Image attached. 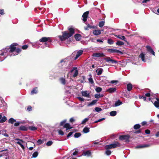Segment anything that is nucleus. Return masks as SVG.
I'll list each match as a JSON object with an SVG mask.
<instances>
[{"instance_id":"nucleus-23","label":"nucleus","mask_w":159,"mask_h":159,"mask_svg":"<svg viewBox=\"0 0 159 159\" xmlns=\"http://www.w3.org/2000/svg\"><path fill=\"white\" fill-rule=\"evenodd\" d=\"M157 101H155L154 103L155 106L157 108L159 107V98H156Z\"/></svg>"},{"instance_id":"nucleus-57","label":"nucleus","mask_w":159,"mask_h":159,"mask_svg":"<svg viewBox=\"0 0 159 159\" xmlns=\"http://www.w3.org/2000/svg\"><path fill=\"white\" fill-rule=\"evenodd\" d=\"M105 119V118H102V119H99L98 120H97V121H95V122H94V123H98V122H100L102 120H104Z\"/></svg>"},{"instance_id":"nucleus-5","label":"nucleus","mask_w":159,"mask_h":159,"mask_svg":"<svg viewBox=\"0 0 159 159\" xmlns=\"http://www.w3.org/2000/svg\"><path fill=\"white\" fill-rule=\"evenodd\" d=\"M104 60L107 62L109 63H111L112 64H116L117 63V61L112 59L109 57H107L106 58H104Z\"/></svg>"},{"instance_id":"nucleus-6","label":"nucleus","mask_w":159,"mask_h":159,"mask_svg":"<svg viewBox=\"0 0 159 159\" xmlns=\"http://www.w3.org/2000/svg\"><path fill=\"white\" fill-rule=\"evenodd\" d=\"M107 51L110 53H119L120 54H123V52L120 51L119 50L115 49H108L107 50Z\"/></svg>"},{"instance_id":"nucleus-18","label":"nucleus","mask_w":159,"mask_h":159,"mask_svg":"<svg viewBox=\"0 0 159 159\" xmlns=\"http://www.w3.org/2000/svg\"><path fill=\"white\" fill-rule=\"evenodd\" d=\"M98 101V100H93L91 102L88 103V104L87 106L88 107H91L92 106L94 105Z\"/></svg>"},{"instance_id":"nucleus-48","label":"nucleus","mask_w":159,"mask_h":159,"mask_svg":"<svg viewBox=\"0 0 159 159\" xmlns=\"http://www.w3.org/2000/svg\"><path fill=\"white\" fill-rule=\"evenodd\" d=\"M95 110L96 112H99L101 111L102 110V109L101 108L99 107H97L95 108Z\"/></svg>"},{"instance_id":"nucleus-10","label":"nucleus","mask_w":159,"mask_h":159,"mask_svg":"<svg viewBox=\"0 0 159 159\" xmlns=\"http://www.w3.org/2000/svg\"><path fill=\"white\" fill-rule=\"evenodd\" d=\"M146 47L147 49V50L148 52L153 55L155 56V53L154 51L150 46L147 45L146 46Z\"/></svg>"},{"instance_id":"nucleus-17","label":"nucleus","mask_w":159,"mask_h":159,"mask_svg":"<svg viewBox=\"0 0 159 159\" xmlns=\"http://www.w3.org/2000/svg\"><path fill=\"white\" fill-rule=\"evenodd\" d=\"M91 155V151L89 150L84 151L83 152V155L84 156H87V157L90 156Z\"/></svg>"},{"instance_id":"nucleus-52","label":"nucleus","mask_w":159,"mask_h":159,"mask_svg":"<svg viewBox=\"0 0 159 159\" xmlns=\"http://www.w3.org/2000/svg\"><path fill=\"white\" fill-rule=\"evenodd\" d=\"M53 142L51 141H49L48 142L46 143V145L47 146H50L52 144Z\"/></svg>"},{"instance_id":"nucleus-43","label":"nucleus","mask_w":159,"mask_h":159,"mask_svg":"<svg viewBox=\"0 0 159 159\" xmlns=\"http://www.w3.org/2000/svg\"><path fill=\"white\" fill-rule=\"evenodd\" d=\"M116 44L117 45L121 46L123 45L124 44V43L122 41H119L117 42Z\"/></svg>"},{"instance_id":"nucleus-42","label":"nucleus","mask_w":159,"mask_h":159,"mask_svg":"<svg viewBox=\"0 0 159 159\" xmlns=\"http://www.w3.org/2000/svg\"><path fill=\"white\" fill-rule=\"evenodd\" d=\"M140 125L139 124H137L134 125V129H139L140 127Z\"/></svg>"},{"instance_id":"nucleus-63","label":"nucleus","mask_w":159,"mask_h":159,"mask_svg":"<svg viewBox=\"0 0 159 159\" xmlns=\"http://www.w3.org/2000/svg\"><path fill=\"white\" fill-rule=\"evenodd\" d=\"M73 132H70L67 135V137L69 138L70 136L73 134Z\"/></svg>"},{"instance_id":"nucleus-38","label":"nucleus","mask_w":159,"mask_h":159,"mask_svg":"<svg viewBox=\"0 0 159 159\" xmlns=\"http://www.w3.org/2000/svg\"><path fill=\"white\" fill-rule=\"evenodd\" d=\"M108 43L110 45L113 44L114 43L113 41L111 39H108L107 40Z\"/></svg>"},{"instance_id":"nucleus-49","label":"nucleus","mask_w":159,"mask_h":159,"mask_svg":"<svg viewBox=\"0 0 159 159\" xmlns=\"http://www.w3.org/2000/svg\"><path fill=\"white\" fill-rule=\"evenodd\" d=\"M94 28V27L93 26H91L89 24H88V25H87V27H85L84 28H85V30H89V29L88 28Z\"/></svg>"},{"instance_id":"nucleus-28","label":"nucleus","mask_w":159,"mask_h":159,"mask_svg":"<svg viewBox=\"0 0 159 159\" xmlns=\"http://www.w3.org/2000/svg\"><path fill=\"white\" fill-rule=\"evenodd\" d=\"M104 96V95L103 94L99 93L95 94L94 95V97L98 99L103 97Z\"/></svg>"},{"instance_id":"nucleus-2","label":"nucleus","mask_w":159,"mask_h":159,"mask_svg":"<svg viewBox=\"0 0 159 159\" xmlns=\"http://www.w3.org/2000/svg\"><path fill=\"white\" fill-rule=\"evenodd\" d=\"M69 32L67 31L62 32V35L59 36V39L61 41H63L69 37H71L74 34V29L71 27L69 28Z\"/></svg>"},{"instance_id":"nucleus-20","label":"nucleus","mask_w":159,"mask_h":159,"mask_svg":"<svg viewBox=\"0 0 159 159\" xmlns=\"http://www.w3.org/2000/svg\"><path fill=\"white\" fill-rule=\"evenodd\" d=\"M93 34L95 35H98L101 33V30H95L93 31Z\"/></svg>"},{"instance_id":"nucleus-47","label":"nucleus","mask_w":159,"mask_h":159,"mask_svg":"<svg viewBox=\"0 0 159 159\" xmlns=\"http://www.w3.org/2000/svg\"><path fill=\"white\" fill-rule=\"evenodd\" d=\"M81 135V134L80 133H76L74 135V137L75 138H78L79 137H80Z\"/></svg>"},{"instance_id":"nucleus-26","label":"nucleus","mask_w":159,"mask_h":159,"mask_svg":"<svg viewBox=\"0 0 159 159\" xmlns=\"http://www.w3.org/2000/svg\"><path fill=\"white\" fill-rule=\"evenodd\" d=\"M64 127L66 128V130L71 129L72 128V127L70 126V125L69 123H66L64 125Z\"/></svg>"},{"instance_id":"nucleus-35","label":"nucleus","mask_w":159,"mask_h":159,"mask_svg":"<svg viewBox=\"0 0 159 159\" xmlns=\"http://www.w3.org/2000/svg\"><path fill=\"white\" fill-rule=\"evenodd\" d=\"M105 23V21L104 20H102L99 22L98 25L100 27H102L104 25Z\"/></svg>"},{"instance_id":"nucleus-61","label":"nucleus","mask_w":159,"mask_h":159,"mask_svg":"<svg viewBox=\"0 0 159 159\" xmlns=\"http://www.w3.org/2000/svg\"><path fill=\"white\" fill-rule=\"evenodd\" d=\"M145 132L147 134H149L150 133V131L148 129H146L145 130Z\"/></svg>"},{"instance_id":"nucleus-64","label":"nucleus","mask_w":159,"mask_h":159,"mask_svg":"<svg viewBox=\"0 0 159 159\" xmlns=\"http://www.w3.org/2000/svg\"><path fill=\"white\" fill-rule=\"evenodd\" d=\"M25 127L24 126H21L20 127V130H25Z\"/></svg>"},{"instance_id":"nucleus-45","label":"nucleus","mask_w":159,"mask_h":159,"mask_svg":"<svg viewBox=\"0 0 159 159\" xmlns=\"http://www.w3.org/2000/svg\"><path fill=\"white\" fill-rule=\"evenodd\" d=\"M105 148L106 150H108L109 149H112L111 146L110 144L106 145L105 147Z\"/></svg>"},{"instance_id":"nucleus-51","label":"nucleus","mask_w":159,"mask_h":159,"mask_svg":"<svg viewBox=\"0 0 159 159\" xmlns=\"http://www.w3.org/2000/svg\"><path fill=\"white\" fill-rule=\"evenodd\" d=\"M43 142L44 140L41 139H39L37 141V143L39 145L43 143Z\"/></svg>"},{"instance_id":"nucleus-58","label":"nucleus","mask_w":159,"mask_h":159,"mask_svg":"<svg viewBox=\"0 0 159 159\" xmlns=\"http://www.w3.org/2000/svg\"><path fill=\"white\" fill-rule=\"evenodd\" d=\"M58 133L59 134L63 135L64 134V133L63 131L61 130H60L58 131Z\"/></svg>"},{"instance_id":"nucleus-37","label":"nucleus","mask_w":159,"mask_h":159,"mask_svg":"<svg viewBox=\"0 0 159 159\" xmlns=\"http://www.w3.org/2000/svg\"><path fill=\"white\" fill-rule=\"evenodd\" d=\"M116 111H112L110 112V115L112 116H114L116 115Z\"/></svg>"},{"instance_id":"nucleus-16","label":"nucleus","mask_w":159,"mask_h":159,"mask_svg":"<svg viewBox=\"0 0 159 159\" xmlns=\"http://www.w3.org/2000/svg\"><path fill=\"white\" fill-rule=\"evenodd\" d=\"M83 52V51L82 50H79L77 52L75 57L74 59H77L80 56H81Z\"/></svg>"},{"instance_id":"nucleus-27","label":"nucleus","mask_w":159,"mask_h":159,"mask_svg":"<svg viewBox=\"0 0 159 159\" xmlns=\"http://www.w3.org/2000/svg\"><path fill=\"white\" fill-rule=\"evenodd\" d=\"M115 36L116 37H117L121 40H124L125 41H126L125 38L124 36H122V35H116Z\"/></svg>"},{"instance_id":"nucleus-15","label":"nucleus","mask_w":159,"mask_h":159,"mask_svg":"<svg viewBox=\"0 0 159 159\" xmlns=\"http://www.w3.org/2000/svg\"><path fill=\"white\" fill-rule=\"evenodd\" d=\"M116 88H111L108 89L106 92L110 93H113L116 91Z\"/></svg>"},{"instance_id":"nucleus-19","label":"nucleus","mask_w":159,"mask_h":159,"mask_svg":"<svg viewBox=\"0 0 159 159\" xmlns=\"http://www.w3.org/2000/svg\"><path fill=\"white\" fill-rule=\"evenodd\" d=\"M60 80L61 83L63 85L67 84H68L67 81H66L65 79L63 78H60Z\"/></svg>"},{"instance_id":"nucleus-11","label":"nucleus","mask_w":159,"mask_h":159,"mask_svg":"<svg viewBox=\"0 0 159 159\" xmlns=\"http://www.w3.org/2000/svg\"><path fill=\"white\" fill-rule=\"evenodd\" d=\"M81 94L84 97L88 98L90 97V93L87 91H82L81 92Z\"/></svg>"},{"instance_id":"nucleus-29","label":"nucleus","mask_w":159,"mask_h":159,"mask_svg":"<svg viewBox=\"0 0 159 159\" xmlns=\"http://www.w3.org/2000/svg\"><path fill=\"white\" fill-rule=\"evenodd\" d=\"M37 87L34 88L32 90L31 92V95L34 94H36L38 93V91L37 90Z\"/></svg>"},{"instance_id":"nucleus-62","label":"nucleus","mask_w":159,"mask_h":159,"mask_svg":"<svg viewBox=\"0 0 159 159\" xmlns=\"http://www.w3.org/2000/svg\"><path fill=\"white\" fill-rule=\"evenodd\" d=\"M0 14L2 15H3L4 14V10L3 9L0 10Z\"/></svg>"},{"instance_id":"nucleus-1","label":"nucleus","mask_w":159,"mask_h":159,"mask_svg":"<svg viewBox=\"0 0 159 159\" xmlns=\"http://www.w3.org/2000/svg\"><path fill=\"white\" fill-rule=\"evenodd\" d=\"M70 57H68L66 58L61 60L58 63V65L59 67L63 69V72L68 70L69 69V66H67L66 67L67 65H69L70 63V60L71 59Z\"/></svg>"},{"instance_id":"nucleus-4","label":"nucleus","mask_w":159,"mask_h":159,"mask_svg":"<svg viewBox=\"0 0 159 159\" xmlns=\"http://www.w3.org/2000/svg\"><path fill=\"white\" fill-rule=\"evenodd\" d=\"M17 44L16 43H13L12 44L10 47H7L6 48L7 52H14L16 49V46Z\"/></svg>"},{"instance_id":"nucleus-31","label":"nucleus","mask_w":159,"mask_h":159,"mask_svg":"<svg viewBox=\"0 0 159 159\" xmlns=\"http://www.w3.org/2000/svg\"><path fill=\"white\" fill-rule=\"evenodd\" d=\"M127 90L129 91H130L132 89V85L131 84H129L127 86Z\"/></svg>"},{"instance_id":"nucleus-34","label":"nucleus","mask_w":159,"mask_h":159,"mask_svg":"<svg viewBox=\"0 0 159 159\" xmlns=\"http://www.w3.org/2000/svg\"><path fill=\"white\" fill-rule=\"evenodd\" d=\"M6 48L5 49L2 50V53L0 54V56H5L6 53L8 52H6Z\"/></svg>"},{"instance_id":"nucleus-24","label":"nucleus","mask_w":159,"mask_h":159,"mask_svg":"<svg viewBox=\"0 0 159 159\" xmlns=\"http://www.w3.org/2000/svg\"><path fill=\"white\" fill-rule=\"evenodd\" d=\"M139 57L141 58V59L142 61L145 62L146 60L145 59V54L143 53L142 52L139 56Z\"/></svg>"},{"instance_id":"nucleus-60","label":"nucleus","mask_w":159,"mask_h":159,"mask_svg":"<svg viewBox=\"0 0 159 159\" xmlns=\"http://www.w3.org/2000/svg\"><path fill=\"white\" fill-rule=\"evenodd\" d=\"M28 47V46L26 45H25L22 46V48L23 49H26Z\"/></svg>"},{"instance_id":"nucleus-50","label":"nucleus","mask_w":159,"mask_h":159,"mask_svg":"<svg viewBox=\"0 0 159 159\" xmlns=\"http://www.w3.org/2000/svg\"><path fill=\"white\" fill-rule=\"evenodd\" d=\"M89 118H85L82 122V124H84L85 123L89 120Z\"/></svg>"},{"instance_id":"nucleus-53","label":"nucleus","mask_w":159,"mask_h":159,"mask_svg":"<svg viewBox=\"0 0 159 159\" xmlns=\"http://www.w3.org/2000/svg\"><path fill=\"white\" fill-rule=\"evenodd\" d=\"M66 120H65L62 121H61L60 124V125L62 126H64V124H65V123L66 122Z\"/></svg>"},{"instance_id":"nucleus-39","label":"nucleus","mask_w":159,"mask_h":159,"mask_svg":"<svg viewBox=\"0 0 159 159\" xmlns=\"http://www.w3.org/2000/svg\"><path fill=\"white\" fill-rule=\"evenodd\" d=\"M21 51V49L20 48H18L16 49V50L15 51V52H16V54H14V53H13V55L15 56V55H16L18 54Z\"/></svg>"},{"instance_id":"nucleus-22","label":"nucleus","mask_w":159,"mask_h":159,"mask_svg":"<svg viewBox=\"0 0 159 159\" xmlns=\"http://www.w3.org/2000/svg\"><path fill=\"white\" fill-rule=\"evenodd\" d=\"M103 71V70L101 68H99L96 70V72L97 73V75H99L102 74Z\"/></svg>"},{"instance_id":"nucleus-7","label":"nucleus","mask_w":159,"mask_h":159,"mask_svg":"<svg viewBox=\"0 0 159 159\" xmlns=\"http://www.w3.org/2000/svg\"><path fill=\"white\" fill-rule=\"evenodd\" d=\"M90 13H92V11L89 12V11H86L84 12L82 16L83 18L82 20H87V18L88 17Z\"/></svg>"},{"instance_id":"nucleus-21","label":"nucleus","mask_w":159,"mask_h":159,"mask_svg":"<svg viewBox=\"0 0 159 159\" xmlns=\"http://www.w3.org/2000/svg\"><path fill=\"white\" fill-rule=\"evenodd\" d=\"M149 146L148 144H144V145H140L136 147V148H142L145 147H147Z\"/></svg>"},{"instance_id":"nucleus-33","label":"nucleus","mask_w":159,"mask_h":159,"mask_svg":"<svg viewBox=\"0 0 159 159\" xmlns=\"http://www.w3.org/2000/svg\"><path fill=\"white\" fill-rule=\"evenodd\" d=\"M16 121V120L14 119L13 118H10L8 120V122L11 124H13L14 123V122H15Z\"/></svg>"},{"instance_id":"nucleus-14","label":"nucleus","mask_w":159,"mask_h":159,"mask_svg":"<svg viewBox=\"0 0 159 159\" xmlns=\"http://www.w3.org/2000/svg\"><path fill=\"white\" fill-rule=\"evenodd\" d=\"M93 56L95 57H104L105 56L103 53H93Z\"/></svg>"},{"instance_id":"nucleus-25","label":"nucleus","mask_w":159,"mask_h":159,"mask_svg":"<svg viewBox=\"0 0 159 159\" xmlns=\"http://www.w3.org/2000/svg\"><path fill=\"white\" fill-rule=\"evenodd\" d=\"M75 38L77 41H79L81 39V35L79 34H76L75 35Z\"/></svg>"},{"instance_id":"nucleus-40","label":"nucleus","mask_w":159,"mask_h":159,"mask_svg":"<svg viewBox=\"0 0 159 159\" xmlns=\"http://www.w3.org/2000/svg\"><path fill=\"white\" fill-rule=\"evenodd\" d=\"M29 129L32 131H34L37 129V128L34 126H30L29 127Z\"/></svg>"},{"instance_id":"nucleus-36","label":"nucleus","mask_w":159,"mask_h":159,"mask_svg":"<svg viewBox=\"0 0 159 159\" xmlns=\"http://www.w3.org/2000/svg\"><path fill=\"white\" fill-rule=\"evenodd\" d=\"M95 90L97 93H99L102 91V88L100 87H96Z\"/></svg>"},{"instance_id":"nucleus-3","label":"nucleus","mask_w":159,"mask_h":159,"mask_svg":"<svg viewBox=\"0 0 159 159\" xmlns=\"http://www.w3.org/2000/svg\"><path fill=\"white\" fill-rule=\"evenodd\" d=\"M39 41L41 42H45V44L46 47H49V45L46 42H51L52 41L50 37H43L40 39L39 40Z\"/></svg>"},{"instance_id":"nucleus-13","label":"nucleus","mask_w":159,"mask_h":159,"mask_svg":"<svg viewBox=\"0 0 159 159\" xmlns=\"http://www.w3.org/2000/svg\"><path fill=\"white\" fill-rule=\"evenodd\" d=\"M129 138V136L127 135H122L120 136L119 139L120 140H128Z\"/></svg>"},{"instance_id":"nucleus-55","label":"nucleus","mask_w":159,"mask_h":159,"mask_svg":"<svg viewBox=\"0 0 159 159\" xmlns=\"http://www.w3.org/2000/svg\"><path fill=\"white\" fill-rule=\"evenodd\" d=\"M89 82L92 84L94 83L93 80L91 77H90L89 79Z\"/></svg>"},{"instance_id":"nucleus-54","label":"nucleus","mask_w":159,"mask_h":159,"mask_svg":"<svg viewBox=\"0 0 159 159\" xmlns=\"http://www.w3.org/2000/svg\"><path fill=\"white\" fill-rule=\"evenodd\" d=\"M111 151L108 150H107L105 152V154L107 155H109L111 154Z\"/></svg>"},{"instance_id":"nucleus-9","label":"nucleus","mask_w":159,"mask_h":159,"mask_svg":"<svg viewBox=\"0 0 159 159\" xmlns=\"http://www.w3.org/2000/svg\"><path fill=\"white\" fill-rule=\"evenodd\" d=\"M112 148H115L120 146V144L118 142L116 141L113 142L112 143L110 144Z\"/></svg>"},{"instance_id":"nucleus-41","label":"nucleus","mask_w":159,"mask_h":159,"mask_svg":"<svg viewBox=\"0 0 159 159\" xmlns=\"http://www.w3.org/2000/svg\"><path fill=\"white\" fill-rule=\"evenodd\" d=\"M1 119L0 120V123H3L7 119L6 117L5 116H3L2 117Z\"/></svg>"},{"instance_id":"nucleus-59","label":"nucleus","mask_w":159,"mask_h":159,"mask_svg":"<svg viewBox=\"0 0 159 159\" xmlns=\"http://www.w3.org/2000/svg\"><path fill=\"white\" fill-rule=\"evenodd\" d=\"M139 98L140 99L143 98L144 101H145L146 100V97L144 96H139Z\"/></svg>"},{"instance_id":"nucleus-32","label":"nucleus","mask_w":159,"mask_h":159,"mask_svg":"<svg viewBox=\"0 0 159 159\" xmlns=\"http://www.w3.org/2000/svg\"><path fill=\"white\" fill-rule=\"evenodd\" d=\"M83 132L84 133H87L89 132V129L87 127H85L83 130Z\"/></svg>"},{"instance_id":"nucleus-8","label":"nucleus","mask_w":159,"mask_h":159,"mask_svg":"<svg viewBox=\"0 0 159 159\" xmlns=\"http://www.w3.org/2000/svg\"><path fill=\"white\" fill-rule=\"evenodd\" d=\"M15 140H16L18 141L17 142H16V143L20 145L23 149H24L25 148V147L22 143H25V142L21 139H16Z\"/></svg>"},{"instance_id":"nucleus-56","label":"nucleus","mask_w":159,"mask_h":159,"mask_svg":"<svg viewBox=\"0 0 159 159\" xmlns=\"http://www.w3.org/2000/svg\"><path fill=\"white\" fill-rule=\"evenodd\" d=\"M118 82V81L117 80H111L110 82V83L112 84H116Z\"/></svg>"},{"instance_id":"nucleus-12","label":"nucleus","mask_w":159,"mask_h":159,"mask_svg":"<svg viewBox=\"0 0 159 159\" xmlns=\"http://www.w3.org/2000/svg\"><path fill=\"white\" fill-rule=\"evenodd\" d=\"M74 70H75L74 73L73 75L74 77H76L78 75V72L77 70V68L76 67H74L72 69L70 70V72L72 73Z\"/></svg>"},{"instance_id":"nucleus-44","label":"nucleus","mask_w":159,"mask_h":159,"mask_svg":"<svg viewBox=\"0 0 159 159\" xmlns=\"http://www.w3.org/2000/svg\"><path fill=\"white\" fill-rule=\"evenodd\" d=\"M25 122L24 121H22V122H17L16 123H15L14 124V125L15 126H19L20 124H23Z\"/></svg>"},{"instance_id":"nucleus-30","label":"nucleus","mask_w":159,"mask_h":159,"mask_svg":"<svg viewBox=\"0 0 159 159\" xmlns=\"http://www.w3.org/2000/svg\"><path fill=\"white\" fill-rule=\"evenodd\" d=\"M122 102L119 100H118L115 102L114 104L115 107L118 106L122 104Z\"/></svg>"},{"instance_id":"nucleus-46","label":"nucleus","mask_w":159,"mask_h":159,"mask_svg":"<svg viewBox=\"0 0 159 159\" xmlns=\"http://www.w3.org/2000/svg\"><path fill=\"white\" fill-rule=\"evenodd\" d=\"M38 155V153L37 152H34L32 154V157L35 158L37 157Z\"/></svg>"}]
</instances>
